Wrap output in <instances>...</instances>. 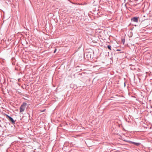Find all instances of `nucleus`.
I'll return each mask as SVG.
<instances>
[{
  "label": "nucleus",
  "instance_id": "f257e3e1",
  "mask_svg": "<svg viewBox=\"0 0 152 152\" xmlns=\"http://www.w3.org/2000/svg\"><path fill=\"white\" fill-rule=\"evenodd\" d=\"M27 104L24 102L21 105L20 107V112L23 113V112L24 111L26 107Z\"/></svg>",
  "mask_w": 152,
  "mask_h": 152
},
{
  "label": "nucleus",
  "instance_id": "f03ea898",
  "mask_svg": "<svg viewBox=\"0 0 152 152\" xmlns=\"http://www.w3.org/2000/svg\"><path fill=\"white\" fill-rule=\"evenodd\" d=\"M138 18L137 17H134L131 19V21L132 22L137 23L138 22Z\"/></svg>",
  "mask_w": 152,
  "mask_h": 152
},
{
  "label": "nucleus",
  "instance_id": "7ed1b4c3",
  "mask_svg": "<svg viewBox=\"0 0 152 152\" xmlns=\"http://www.w3.org/2000/svg\"><path fill=\"white\" fill-rule=\"evenodd\" d=\"M6 116L7 118H9V120L12 122L13 124H15V121L12 118L7 115H6Z\"/></svg>",
  "mask_w": 152,
  "mask_h": 152
},
{
  "label": "nucleus",
  "instance_id": "20e7f679",
  "mask_svg": "<svg viewBox=\"0 0 152 152\" xmlns=\"http://www.w3.org/2000/svg\"><path fill=\"white\" fill-rule=\"evenodd\" d=\"M132 143L133 144H134L135 145H136L137 146H138L140 144V143H137V142H132Z\"/></svg>",
  "mask_w": 152,
  "mask_h": 152
},
{
  "label": "nucleus",
  "instance_id": "39448f33",
  "mask_svg": "<svg viewBox=\"0 0 152 152\" xmlns=\"http://www.w3.org/2000/svg\"><path fill=\"white\" fill-rule=\"evenodd\" d=\"M125 42V39L124 38H121V42L123 43V44H124Z\"/></svg>",
  "mask_w": 152,
  "mask_h": 152
},
{
  "label": "nucleus",
  "instance_id": "423d86ee",
  "mask_svg": "<svg viewBox=\"0 0 152 152\" xmlns=\"http://www.w3.org/2000/svg\"><path fill=\"white\" fill-rule=\"evenodd\" d=\"M107 48L110 50H111V46L110 45H108Z\"/></svg>",
  "mask_w": 152,
  "mask_h": 152
},
{
  "label": "nucleus",
  "instance_id": "0eeeda50",
  "mask_svg": "<svg viewBox=\"0 0 152 152\" xmlns=\"http://www.w3.org/2000/svg\"><path fill=\"white\" fill-rule=\"evenodd\" d=\"M56 50H57V49H55V50H54V52L53 53H55L56 51Z\"/></svg>",
  "mask_w": 152,
  "mask_h": 152
},
{
  "label": "nucleus",
  "instance_id": "6e6552de",
  "mask_svg": "<svg viewBox=\"0 0 152 152\" xmlns=\"http://www.w3.org/2000/svg\"><path fill=\"white\" fill-rule=\"evenodd\" d=\"M117 50L118 51H120L121 50H119V49H117Z\"/></svg>",
  "mask_w": 152,
  "mask_h": 152
},
{
  "label": "nucleus",
  "instance_id": "1a4fd4ad",
  "mask_svg": "<svg viewBox=\"0 0 152 152\" xmlns=\"http://www.w3.org/2000/svg\"><path fill=\"white\" fill-rule=\"evenodd\" d=\"M45 110H43L42 111V112H44L45 111Z\"/></svg>",
  "mask_w": 152,
  "mask_h": 152
}]
</instances>
